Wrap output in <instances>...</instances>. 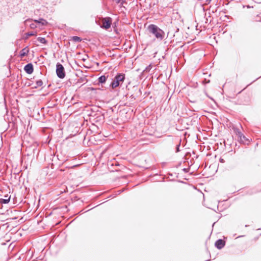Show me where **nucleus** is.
<instances>
[{
    "label": "nucleus",
    "instance_id": "obj_3",
    "mask_svg": "<svg viewBox=\"0 0 261 261\" xmlns=\"http://www.w3.org/2000/svg\"><path fill=\"white\" fill-rule=\"evenodd\" d=\"M56 73L60 79H63L65 76L64 68L60 63H58L56 65Z\"/></svg>",
    "mask_w": 261,
    "mask_h": 261
},
{
    "label": "nucleus",
    "instance_id": "obj_19",
    "mask_svg": "<svg viewBox=\"0 0 261 261\" xmlns=\"http://www.w3.org/2000/svg\"><path fill=\"white\" fill-rule=\"evenodd\" d=\"M30 27L32 29H34L37 28L36 24L34 23H32L30 24Z\"/></svg>",
    "mask_w": 261,
    "mask_h": 261
},
{
    "label": "nucleus",
    "instance_id": "obj_10",
    "mask_svg": "<svg viewBox=\"0 0 261 261\" xmlns=\"http://www.w3.org/2000/svg\"><path fill=\"white\" fill-rule=\"evenodd\" d=\"M5 198H1L0 199V203H4L6 204L9 203L10 200V196H9L8 195H6L5 196Z\"/></svg>",
    "mask_w": 261,
    "mask_h": 261
},
{
    "label": "nucleus",
    "instance_id": "obj_9",
    "mask_svg": "<svg viewBox=\"0 0 261 261\" xmlns=\"http://www.w3.org/2000/svg\"><path fill=\"white\" fill-rule=\"evenodd\" d=\"M108 77V76H106L104 75L100 76L98 79V83H100V84L105 83L106 82Z\"/></svg>",
    "mask_w": 261,
    "mask_h": 261
},
{
    "label": "nucleus",
    "instance_id": "obj_21",
    "mask_svg": "<svg viewBox=\"0 0 261 261\" xmlns=\"http://www.w3.org/2000/svg\"><path fill=\"white\" fill-rule=\"evenodd\" d=\"M32 20L31 19H28L25 20L24 22L27 23L28 21Z\"/></svg>",
    "mask_w": 261,
    "mask_h": 261
},
{
    "label": "nucleus",
    "instance_id": "obj_11",
    "mask_svg": "<svg viewBox=\"0 0 261 261\" xmlns=\"http://www.w3.org/2000/svg\"><path fill=\"white\" fill-rule=\"evenodd\" d=\"M35 22L41 23L43 25H45L47 23V22L46 20L43 19V18H40L39 20H34Z\"/></svg>",
    "mask_w": 261,
    "mask_h": 261
},
{
    "label": "nucleus",
    "instance_id": "obj_20",
    "mask_svg": "<svg viewBox=\"0 0 261 261\" xmlns=\"http://www.w3.org/2000/svg\"><path fill=\"white\" fill-rule=\"evenodd\" d=\"M183 171L185 172V173H187L188 171H189V169L188 168H184L182 169Z\"/></svg>",
    "mask_w": 261,
    "mask_h": 261
},
{
    "label": "nucleus",
    "instance_id": "obj_1",
    "mask_svg": "<svg viewBox=\"0 0 261 261\" xmlns=\"http://www.w3.org/2000/svg\"><path fill=\"white\" fill-rule=\"evenodd\" d=\"M148 30L159 41H161L164 39L165 33L157 25L153 24H150L148 27Z\"/></svg>",
    "mask_w": 261,
    "mask_h": 261
},
{
    "label": "nucleus",
    "instance_id": "obj_22",
    "mask_svg": "<svg viewBox=\"0 0 261 261\" xmlns=\"http://www.w3.org/2000/svg\"><path fill=\"white\" fill-rule=\"evenodd\" d=\"M220 161V162H222V163H223V162H224V160H223V159H221Z\"/></svg>",
    "mask_w": 261,
    "mask_h": 261
},
{
    "label": "nucleus",
    "instance_id": "obj_14",
    "mask_svg": "<svg viewBox=\"0 0 261 261\" xmlns=\"http://www.w3.org/2000/svg\"><path fill=\"white\" fill-rule=\"evenodd\" d=\"M234 131L239 140L241 139V138L243 136V134L239 129H237Z\"/></svg>",
    "mask_w": 261,
    "mask_h": 261
},
{
    "label": "nucleus",
    "instance_id": "obj_13",
    "mask_svg": "<svg viewBox=\"0 0 261 261\" xmlns=\"http://www.w3.org/2000/svg\"><path fill=\"white\" fill-rule=\"evenodd\" d=\"M36 34H37L36 32H32L27 33L25 34V36L24 39H28L30 36H35L36 35Z\"/></svg>",
    "mask_w": 261,
    "mask_h": 261
},
{
    "label": "nucleus",
    "instance_id": "obj_16",
    "mask_svg": "<svg viewBox=\"0 0 261 261\" xmlns=\"http://www.w3.org/2000/svg\"><path fill=\"white\" fill-rule=\"evenodd\" d=\"M181 141V139H178V143L176 145V152H179L180 151L179 147H180V146Z\"/></svg>",
    "mask_w": 261,
    "mask_h": 261
},
{
    "label": "nucleus",
    "instance_id": "obj_7",
    "mask_svg": "<svg viewBox=\"0 0 261 261\" xmlns=\"http://www.w3.org/2000/svg\"><path fill=\"white\" fill-rule=\"evenodd\" d=\"M29 52V49L28 48V47L27 46L20 50V51L19 53V57L20 58H22L24 56H26L28 55Z\"/></svg>",
    "mask_w": 261,
    "mask_h": 261
},
{
    "label": "nucleus",
    "instance_id": "obj_2",
    "mask_svg": "<svg viewBox=\"0 0 261 261\" xmlns=\"http://www.w3.org/2000/svg\"><path fill=\"white\" fill-rule=\"evenodd\" d=\"M125 78V75L124 73H118L113 80V81L110 84V86L113 89H115L118 87L121 82L122 83Z\"/></svg>",
    "mask_w": 261,
    "mask_h": 261
},
{
    "label": "nucleus",
    "instance_id": "obj_15",
    "mask_svg": "<svg viewBox=\"0 0 261 261\" xmlns=\"http://www.w3.org/2000/svg\"><path fill=\"white\" fill-rule=\"evenodd\" d=\"M72 40L76 42H80L82 41V39L78 36H73L72 38Z\"/></svg>",
    "mask_w": 261,
    "mask_h": 261
},
{
    "label": "nucleus",
    "instance_id": "obj_6",
    "mask_svg": "<svg viewBox=\"0 0 261 261\" xmlns=\"http://www.w3.org/2000/svg\"><path fill=\"white\" fill-rule=\"evenodd\" d=\"M24 71L28 73V74H31L33 72L34 68L33 66L32 63H29L25 65L24 67Z\"/></svg>",
    "mask_w": 261,
    "mask_h": 261
},
{
    "label": "nucleus",
    "instance_id": "obj_5",
    "mask_svg": "<svg viewBox=\"0 0 261 261\" xmlns=\"http://www.w3.org/2000/svg\"><path fill=\"white\" fill-rule=\"evenodd\" d=\"M225 242L222 239L217 240L215 243V246L218 249H221L224 247Z\"/></svg>",
    "mask_w": 261,
    "mask_h": 261
},
{
    "label": "nucleus",
    "instance_id": "obj_8",
    "mask_svg": "<svg viewBox=\"0 0 261 261\" xmlns=\"http://www.w3.org/2000/svg\"><path fill=\"white\" fill-rule=\"evenodd\" d=\"M251 139L246 138L244 135L239 140V141L244 144H249Z\"/></svg>",
    "mask_w": 261,
    "mask_h": 261
},
{
    "label": "nucleus",
    "instance_id": "obj_17",
    "mask_svg": "<svg viewBox=\"0 0 261 261\" xmlns=\"http://www.w3.org/2000/svg\"><path fill=\"white\" fill-rule=\"evenodd\" d=\"M36 86H35V88H37L38 87H41L43 85V82H42V80H38L36 82Z\"/></svg>",
    "mask_w": 261,
    "mask_h": 261
},
{
    "label": "nucleus",
    "instance_id": "obj_18",
    "mask_svg": "<svg viewBox=\"0 0 261 261\" xmlns=\"http://www.w3.org/2000/svg\"><path fill=\"white\" fill-rule=\"evenodd\" d=\"M113 1L115 2L117 4L121 3L122 5L125 2L126 0H113Z\"/></svg>",
    "mask_w": 261,
    "mask_h": 261
},
{
    "label": "nucleus",
    "instance_id": "obj_4",
    "mask_svg": "<svg viewBox=\"0 0 261 261\" xmlns=\"http://www.w3.org/2000/svg\"><path fill=\"white\" fill-rule=\"evenodd\" d=\"M102 28L108 29L110 28L112 23V18L110 17H106L102 20Z\"/></svg>",
    "mask_w": 261,
    "mask_h": 261
},
{
    "label": "nucleus",
    "instance_id": "obj_12",
    "mask_svg": "<svg viewBox=\"0 0 261 261\" xmlns=\"http://www.w3.org/2000/svg\"><path fill=\"white\" fill-rule=\"evenodd\" d=\"M37 40L40 43L44 44H46L47 43V40L44 37H39L37 38Z\"/></svg>",
    "mask_w": 261,
    "mask_h": 261
}]
</instances>
